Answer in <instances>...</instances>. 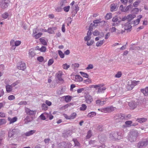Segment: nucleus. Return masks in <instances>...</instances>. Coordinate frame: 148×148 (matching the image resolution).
I'll list each match as a JSON object with an SVG mask.
<instances>
[{
  "instance_id": "obj_1",
  "label": "nucleus",
  "mask_w": 148,
  "mask_h": 148,
  "mask_svg": "<svg viewBox=\"0 0 148 148\" xmlns=\"http://www.w3.org/2000/svg\"><path fill=\"white\" fill-rule=\"evenodd\" d=\"M139 133L138 132L135 130H132L131 131L128 135V140L131 143L135 142L136 138L138 136Z\"/></svg>"
},
{
  "instance_id": "obj_2",
  "label": "nucleus",
  "mask_w": 148,
  "mask_h": 148,
  "mask_svg": "<svg viewBox=\"0 0 148 148\" xmlns=\"http://www.w3.org/2000/svg\"><path fill=\"white\" fill-rule=\"evenodd\" d=\"M135 17V15L134 14H130L127 16V20L128 22L125 24V30H127L128 32L131 31V30L132 28V26L131 25H129L128 27H127V26L130 24V23L129 22Z\"/></svg>"
},
{
  "instance_id": "obj_3",
  "label": "nucleus",
  "mask_w": 148,
  "mask_h": 148,
  "mask_svg": "<svg viewBox=\"0 0 148 148\" xmlns=\"http://www.w3.org/2000/svg\"><path fill=\"white\" fill-rule=\"evenodd\" d=\"M148 145V138L143 139L140 140L138 143L137 147L138 148H140L145 147L147 145Z\"/></svg>"
},
{
  "instance_id": "obj_4",
  "label": "nucleus",
  "mask_w": 148,
  "mask_h": 148,
  "mask_svg": "<svg viewBox=\"0 0 148 148\" xmlns=\"http://www.w3.org/2000/svg\"><path fill=\"white\" fill-rule=\"evenodd\" d=\"M19 132V130L17 129H10L8 132V136L11 138L14 135H17Z\"/></svg>"
},
{
  "instance_id": "obj_5",
  "label": "nucleus",
  "mask_w": 148,
  "mask_h": 148,
  "mask_svg": "<svg viewBox=\"0 0 148 148\" xmlns=\"http://www.w3.org/2000/svg\"><path fill=\"white\" fill-rule=\"evenodd\" d=\"M25 112L26 114L31 116H34L36 112V110H32L29 108L25 107Z\"/></svg>"
},
{
  "instance_id": "obj_6",
  "label": "nucleus",
  "mask_w": 148,
  "mask_h": 148,
  "mask_svg": "<svg viewBox=\"0 0 148 148\" xmlns=\"http://www.w3.org/2000/svg\"><path fill=\"white\" fill-rule=\"evenodd\" d=\"M114 118L116 122H120L125 118V115L123 114H119L114 116Z\"/></svg>"
},
{
  "instance_id": "obj_7",
  "label": "nucleus",
  "mask_w": 148,
  "mask_h": 148,
  "mask_svg": "<svg viewBox=\"0 0 148 148\" xmlns=\"http://www.w3.org/2000/svg\"><path fill=\"white\" fill-rule=\"evenodd\" d=\"M9 3L8 0H1L0 1V6L2 9H5L8 7Z\"/></svg>"
},
{
  "instance_id": "obj_8",
  "label": "nucleus",
  "mask_w": 148,
  "mask_h": 148,
  "mask_svg": "<svg viewBox=\"0 0 148 148\" xmlns=\"http://www.w3.org/2000/svg\"><path fill=\"white\" fill-rule=\"evenodd\" d=\"M114 108L112 106L107 107L103 108L101 110V112L105 113L111 112L114 110Z\"/></svg>"
},
{
  "instance_id": "obj_9",
  "label": "nucleus",
  "mask_w": 148,
  "mask_h": 148,
  "mask_svg": "<svg viewBox=\"0 0 148 148\" xmlns=\"http://www.w3.org/2000/svg\"><path fill=\"white\" fill-rule=\"evenodd\" d=\"M17 68L19 70H24L26 68L25 64L23 62H20L18 64Z\"/></svg>"
},
{
  "instance_id": "obj_10",
  "label": "nucleus",
  "mask_w": 148,
  "mask_h": 148,
  "mask_svg": "<svg viewBox=\"0 0 148 148\" xmlns=\"http://www.w3.org/2000/svg\"><path fill=\"white\" fill-rule=\"evenodd\" d=\"M138 104V103L134 101H131L129 102V106L131 109L133 110L136 108Z\"/></svg>"
},
{
  "instance_id": "obj_11",
  "label": "nucleus",
  "mask_w": 148,
  "mask_h": 148,
  "mask_svg": "<svg viewBox=\"0 0 148 148\" xmlns=\"http://www.w3.org/2000/svg\"><path fill=\"white\" fill-rule=\"evenodd\" d=\"M33 119V117L30 116L29 115L27 116L24 119V123L25 124H27L31 122Z\"/></svg>"
},
{
  "instance_id": "obj_12",
  "label": "nucleus",
  "mask_w": 148,
  "mask_h": 148,
  "mask_svg": "<svg viewBox=\"0 0 148 148\" xmlns=\"http://www.w3.org/2000/svg\"><path fill=\"white\" fill-rule=\"evenodd\" d=\"M85 101L88 104L90 103L93 101L92 97L89 95H86L85 96Z\"/></svg>"
},
{
  "instance_id": "obj_13",
  "label": "nucleus",
  "mask_w": 148,
  "mask_h": 148,
  "mask_svg": "<svg viewBox=\"0 0 148 148\" xmlns=\"http://www.w3.org/2000/svg\"><path fill=\"white\" fill-rule=\"evenodd\" d=\"M61 145L64 148H70L72 146V144L70 143H66L65 142H63L61 143Z\"/></svg>"
},
{
  "instance_id": "obj_14",
  "label": "nucleus",
  "mask_w": 148,
  "mask_h": 148,
  "mask_svg": "<svg viewBox=\"0 0 148 148\" xmlns=\"http://www.w3.org/2000/svg\"><path fill=\"white\" fill-rule=\"evenodd\" d=\"M98 138L99 142L101 143L104 142L106 139V137L105 135L103 134L99 135L98 136Z\"/></svg>"
},
{
  "instance_id": "obj_15",
  "label": "nucleus",
  "mask_w": 148,
  "mask_h": 148,
  "mask_svg": "<svg viewBox=\"0 0 148 148\" xmlns=\"http://www.w3.org/2000/svg\"><path fill=\"white\" fill-rule=\"evenodd\" d=\"M116 140H120L122 138L123 136V134L122 131L116 132Z\"/></svg>"
},
{
  "instance_id": "obj_16",
  "label": "nucleus",
  "mask_w": 148,
  "mask_h": 148,
  "mask_svg": "<svg viewBox=\"0 0 148 148\" xmlns=\"http://www.w3.org/2000/svg\"><path fill=\"white\" fill-rule=\"evenodd\" d=\"M116 140H120L122 138L123 136V134L122 131L116 132Z\"/></svg>"
},
{
  "instance_id": "obj_17",
  "label": "nucleus",
  "mask_w": 148,
  "mask_h": 148,
  "mask_svg": "<svg viewBox=\"0 0 148 148\" xmlns=\"http://www.w3.org/2000/svg\"><path fill=\"white\" fill-rule=\"evenodd\" d=\"M110 138L112 140H116V132H112L109 135Z\"/></svg>"
},
{
  "instance_id": "obj_18",
  "label": "nucleus",
  "mask_w": 148,
  "mask_h": 148,
  "mask_svg": "<svg viewBox=\"0 0 148 148\" xmlns=\"http://www.w3.org/2000/svg\"><path fill=\"white\" fill-rule=\"evenodd\" d=\"M106 103V101H101L100 99L97 100L96 101V104L99 106H103Z\"/></svg>"
},
{
  "instance_id": "obj_19",
  "label": "nucleus",
  "mask_w": 148,
  "mask_h": 148,
  "mask_svg": "<svg viewBox=\"0 0 148 148\" xmlns=\"http://www.w3.org/2000/svg\"><path fill=\"white\" fill-rule=\"evenodd\" d=\"M29 58H32L34 57L36 54L34 50L33 49H30L29 51Z\"/></svg>"
},
{
  "instance_id": "obj_20",
  "label": "nucleus",
  "mask_w": 148,
  "mask_h": 148,
  "mask_svg": "<svg viewBox=\"0 0 148 148\" xmlns=\"http://www.w3.org/2000/svg\"><path fill=\"white\" fill-rule=\"evenodd\" d=\"M57 29L56 27H49L48 28L47 30L48 32L50 34H54V30Z\"/></svg>"
},
{
  "instance_id": "obj_21",
  "label": "nucleus",
  "mask_w": 148,
  "mask_h": 148,
  "mask_svg": "<svg viewBox=\"0 0 148 148\" xmlns=\"http://www.w3.org/2000/svg\"><path fill=\"white\" fill-rule=\"evenodd\" d=\"M12 87H13L11 85H7L5 86L6 90L7 92L8 93L11 92L12 90Z\"/></svg>"
},
{
  "instance_id": "obj_22",
  "label": "nucleus",
  "mask_w": 148,
  "mask_h": 148,
  "mask_svg": "<svg viewBox=\"0 0 148 148\" xmlns=\"http://www.w3.org/2000/svg\"><path fill=\"white\" fill-rule=\"evenodd\" d=\"M125 123V124L123 125L122 126L123 127L126 128L131 126V124L132 123V121H126Z\"/></svg>"
},
{
  "instance_id": "obj_23",
  "label": "nucleus",
  "mask_w": 148,
  "mask_h": 148,
  "mask_svg": "<svg viewBox=\"0 0 148 148\" xmlns=\"http://www.w3.org/2000/svg\"><path fill=\"white\" fill-rule=\"evenodd\" d=\"M8 120L10 121V124H11L14 123L17 121V118L16 117H14L12 118L8 117Z\"/></svg>"
},
{
  "instance_id": "obj_24",
  "label": "nucleus",
  "mask_w": 148,
  "mask_h": 148,
  "mask_svg": "<svg viewBox=\"0 0 148 148\" xmlns=\"http://www.w3.org/2000/svg\"><path fill=\"white\" fill-rule=\"evenodd\" d=\"M141 91L145 96L148 95V87H146L145 89H142Z\"/></svg>"
},
{
  "instance_id": "obj_25",
  "label": "nucleus",
  "mask_w": 148,
  "mask_h": 148,
  "mask_svg": "<svg viewBox=\"0 0 148 148\" xmlns=\"http://www.w3.org/2000/svg\"><path fill=\"white\" fill-rule=\"evenodd\" d=\"M74 80L75 82H81L83 80V78L79 75H76L75 77Z\"/></svg>"
},
{
  "instance_id": "obj_26",
  "label": "nucleus",
  "mask_w": 148,
  "mask_h": 148,
  "mask_svg": "<svg viewBox=\"0 0 148 148\" xmlns=\"http://www.w3.org/2000/svg\"><path fill=\"white\" fill-rule=\"evenodd\" d=\"M112 21L114 23H117V24L120 23L121 21L119 20L117 16H115L114 17H113Z\"/></svg>"
},
{
  "instance_id": "obj_27",
  "label": "nucleus",
  "mask_w": 148,
  "mask_h": 148,
  "mask_svg": "<svg viewBox=\"0 0 148 148\" xmlns=\"http://www.w3.org/2000/svg\"><path fill=\"white\" fill-rule=\"evenodd\" d=\"M36 132L35 130H31L29 132H26L25 134L26 136H29L33 135Z\"/></svg>"
},
{
  "instance_id": "obj_28",
  "label": "nucleus",
  "mask_w": 148,
  "mask_h": 148,
  "mask_svg": "<svg viewBox=\"0 0 148 148\" xmlns=\"http://www.w3.org/2000/svg\"><path fill=\"white\" fill-rule=\"evenodd\" d=\"M56 75L58 79L60 81H64L63 79L62 78V74L61 73H59L56 74Z\"/></svg>"
},
{
  "instance_id": "obj_29",
  "label": "nucleus",
  "mask_w": 148,
  "mask_h": 148,
  "mask_svg": "<svg viewBox=\"0 0 148 148\" xmlns=\"http://www.w3.org/2000/svg\"><path fill=\"white\" fill-rule=\"evenodd\" d=\"M72 97L70 95H67L64 96V100L66 103L70 102L72 99Z\"/></svg>"
},
{
  "instance_id": "obj_30",
  "label": "nucleus",
  "mask_w": 148,
  "mask_h": 148,
  "mask_svg": "<svg viewBox=\"0 0 148 148\" xmlns=\"http://www.w3.org/2000/svg\"><path fill=\"white\" fill-rule=\"evenodd\" d=\"M71 8L73 11H74L75 10V12H76V13L79 10V8L77 4H76L74 5V6H72Z\"/></svg>"
},
{
  "instance_id": "obj_31",
  "label": "nucleus",
  "mask_w": 148,
  "mask_h": 148,
  "mask_svg": "<svg viewBox=\"0 0 148 148\" xmlns=\"http://www.w3.org/2000/svg\"><path fill=\"white\" fill-rule=\"evenodd\" d=\"M102 87H99L98 88V90L97 92V93H103L104 91L106 90V88L103 87V88H101Z\"/></svg>"
},
{
  "instance_id": "obj_32",
  "label": "nucleus",
  "mask_w": 148,
  "mask_h": 148,
  "mask_svg": "<svg viewBox=\"0 0 148 148\" xmlns=\"http://www.w3.org/2000/svg\"><path fill=\"white\" fill-rule=\"evenodd\" d=\"M116 5L114 3L112 4L110 6V10L111 12L116 11L117 10Z\"/></svg>"
},
{
  "instance_id": "obj_33",
  "label": "nucleus",
  "mask_w": 148,
  "mask_h": 148,
  "mask_svg": "<svg viewBox=\"0 0 148 148\" xmlns=\"http://www.w3.org/2000/svg\"><path fill=\"white\" fill-rule=\"evenodd\" d=\"M96 115V113L94 112H92L89 113L87 115V116L90 118H92Z\"/></svg>"
},
{
  "instance_id": "obj_34",
  "label": "nucleus",
  "mask_w": 148,
  "mask_h": 148,
  "mask_svg": "<svg viewBox=\"0 0 148 148\" xmlns=\"http://www.w3.org/2000/svg\"><path fill=\"white\" fill-rule=\"evenodd\" d=\"M147 119L146 118H141L138 119H137L136 121L140 123H142L143 122H145L147 121Z\"/></svg>"
},
{
  "instance_id": "obj_35",
  "label": "nucleus",
  "mask_w": 148,
  "mask_h": 148,
  "mask_svg": "<svg viewBox=\"0 0 148 148\" xmlns=\"http://www.w3.org/2000/svg\"><path fill=\"white\" fill-rule=\"evenodd\" d=\"M105 40H100L99 41L97 42L96 44V45L97 47H99L102 45L103 43V42H104Z\"/></svg>"
},
{
  "instance_id": "obj_36",
  "label": "nucleus",
  "mask_w": 148,
  "mask_h": 148,
  "mask_svg": "<svg viewBox=\"0 0 148 148\" xmlns=\"http://www.w3.org/2000/svg\"><path fill=\"white\" fill-rule=\"evenodd\" d=\"M96 142L95 140H91L89 142V144L90 145H94V147L98 146L97 145L95 144Z\"/></svg>"
},
{
  "instance_id": "obj_37",
  "label": "nucleus",
  "mask_w": 148,
  "mask_h": 148,
  "mask_svg": "<svg viewBox=\"0 0 148 148\" xmlns=\"http://www.w3.org/2000/svg\"><path fill=\"white\" fill-rule=\"evenodd\" d=\"M112 17V15L111 13H108L107 14L105 18L106 19L108 20L110 19Z\"/></svg>"
},
{
  "instance_id": "obj_38",
  "label": "nucleus",
  "mask_w": 148,
  "mask_h": 148,
  "mask_svg": "<svg viewBox=\"0 0 148 148\" xmlns=\"http://www.w3.org/2000/svg\"><path fill=\"white\" fill-rule=\"evenodd\" d=\"M21 43V41L20 40H16L14 42V49H15V46H19Z\"/></svg>"
},
{
  "instance_id": "obj_39",
  "label": "nucleus",
  "mask_w": 148,
  "mask_h": 148,
  "mask_svg": "<svg viewBox=\"0 0 148 148\" xmlns=\"http://www.w3.org/2000/svg\"><path fill=\"white\" fill-rule=\"evenodd\" d=\"M139 83H140V81H136L135 80H133L131 82V84L134 86L137 85Z\"/></svg>"
},
{
  "instance_id": "obj_40",
  "label": "nucleus",
  "mask_w": 148,
  "mask_h": 148,
  "mask_svg": "<svg viewBox=\"0 0 148 148\" xmlns=\"http://www.w3.org/2000/svg\"><path fill=\"white\" fill-rule=\"evenodd\" d=\"M133 0H121V2L124 4H125L127 2L131 3Z\"/></svg>"
},
{
  "instance_id": "obj_41",
  "label": "nucleus",
  "mask_w": 148,
  "mask_h": 148,
  "mask_svg": "<svg viewBox=\"0 0 148 148\" xmlns=\"http://www.w3.org/2000/svg\"><path fill=\"white\" fill-rule=\"evenodd\" d=\"M41 108L42 110H46L48 109V106L46 104L43 103L42 104Z\"/></svg>"
},
{
  "instance_id": "obj_42",
  "label": "nucleus",
  "mask_w": 148,
  "mask_h": 148,
  "mask_svg": "<svg viewBox=\"0 0 148 148\" xmlns=\"http://www.w3.org/2000/svg\"><path fill=\"white\" fill-rule=\"evenodd\" d=\"M58 53L59 56L61 58H63L64 57V54L61 50H58Z\"/></svg>"
},
{
  "instance_id": "obj_43",
  "label": "nucleus",
  "mask_w": 148,
  "mask_h": 148,
  "mask_svg": "<svg viewBox=\"0 0 148 148\" xmlns=\"http://www.w3.org/2000/svg\"><path fill=\"white\" fill-rule=\"evenodd\" d=\"M100 19H97L93 21V23L94 24H98L99 23H105V21H100Z\"/></svg>"
},
{
  "instance_id": "obj_44",
  "label": "nucleus",
  "mask_w": 148,
  "mask_h": 148,
  "mask_svg": "<svg viewBox=\"0 0 148 148\" xmlns=\"http://www.w3.org/2000/svg\"><path fill=\"white\" fill-rule=\"evenodd\" d=\"M67 3L66 0H61L60 3V5L61 6L65 5V4Z\"/></svg>"
},
{
  "instance_id": "obj_45",
  "label": "nucleus",
  "mask_w": 148,
  "mask_h": 148,
  "mask_svg": "<svg viewBox=\"0 0 148 148\" xmlns=\"http://www.w3.org/2000/svg\"><path fill=\"white\" fill-rule=\"evenodd\" d=\"M87 108L86 105L84 104H82L81 105V107L80 108V110H85Z\"/></svg>"
},
{
  "instance_id": "obj_46",
  "label": "nucleus",
  "mask_w": 148,
  "mask_h": 148,
  "mask_svg": "<svg viewBox=\"0 0 148 148\" xmlns=\"http://www.w3.org/2000/svg\"><path fill=\"white\" fill-rule=\"evenodd\" d=\"M92 135L91 131L90 130L88 131L87 132V135L86 136V137L87 139L89 138Z\"/></svg>"
},
{
  "instance_id": "obj_47",
  "label": "nucleus",
  "mask_w": 148,
  "mask_h": 148,
  "mask_svg": "<svg viewBox=\"0 0 148 148\" xmlns=\"http://www.w3.org/2000/svg\"><path fill=\"white\" fill-rule=\"evenodd\" d=\"M9 14L7 12H5L2 15V17L4 19H6L8 18Z\"/></svg>"
},
{
  "instance_id": "obj_48",
  "label": "nucleus",
  "mask_w": 148,
  "mask_h": 148,
  "mask_svg": "<svg viewBox=\"0 0 148 148\" xmlns=\"http://www.w3.org/2000/svg\"><path fill=\"white\" fill-rule=\"evenodd\" d=\"M77 114L73 112L71 114L70 116V119H75L76 116Z\"/></svg>"
},
{
  "instance_id": "obj_49",
  "label": "nucleus",
  "mask_w": 148,
  "mask_h": 148,
  "mask_svg": "<svg viewBox=\"0 0 148 148\" xmlns=\"http://www.w3.org/2000/svg\"><path fill=\"white\" fill-rule=\"evenodd\" d=\"M80 73L83 77L86 78H88V75L87 73H85L83 72H80Z\"/></svg>"
},
{
  "instance_id": "obj_50",
  "label": "nucleus",
  "mask_w": 148,
  "mask_h": 148,
  "mask_svg": "<svg viewBox=\"0 0 148 148\" xmlns=\"http://www.w3.org/2000/svg\"><path fill=\"white\" fill-rule=\"evenodd\" d=\"M73 142H74L75 144V146H79L80 145V144L77 141V139H73Z\"/></svg>"
},
{
  "instance_id": "obj_51",
  "label": "nucleus",
  "mask_w": 148,
  "mask_h": 148,
  "mask_svg": "<svg viewBox=\"0 0 148 148\" xmlns=\"http://www.w3.org/2000/svg\"><path fill=\"white\" fill-rule=\"evenodd\" d=\"M70 8V6H67L64 7L63 9L64 11L66 12H68L69 11Z\"/></svg>"
},
{
  "instance_id": "obj_52",
  "label": "nucleus",
  "mask_w": 148,
  "mask_h": 148,
  "mask_svg": "<svg viewBox=\"0 0 148 148\" xmlns=\"http://www.w3.org/2000/svg\"><path fill=\"white\" fill-rule=\"evenodd\" d=\"M70 66V65H68L67 64H64L62 65V67L63 69L65 70H67L69 68Z\"/></svg>"
},
{
  "instance_id": "obj_53",
  "label": "nucleus",
  "mask_w": 148,
  "mask_h": 148,
  "mask_svg": "<svg viewBox=\"0 0 148 148\" xmlns=\"http://www.w3.org/2000/svg\"><path fill=\"white\" fill-rule=\"evenodd\" d=\"M134 87V86H133L131 83V84L130 85V84H128L127 86V88L128 90H132L133 89V88Z\"/></svg>"
},
{
  "instance_id": "obj_54",
  "label": "nucleus",
  "mask_w": 148,
  "mask_h": 148,
  "mask_svg": "<svg viewBox=\"0 0 148 148\" xmlns=\"http://www.w3.org/2000/svg\"><path fill=\"white\" fill-rule=\"evenodd\" d=\"M54 60L53 59H51L49 60L48 61V65L50 66L53 63Z\"/></svg>"
},
{
  "instance_id": "obj_55",
  "label": "nucleus",
  "mask_w": 148,
  "mask_h": 148,
  "mask_svg": "<svg viewBox=\"0 0 148 148\" xmlns=\"http://www.w3.org/2000/svg\"><path fill=\"white\" fill-rule=\"evenodd\" d=\"M15 99V96L13 95H10L8 96V99L9 100H12Z\"/></svg>"
},
{
  "instance_id": "obj_56",
  "label": "nucleus",
  "mask_w": 148,
  "mask_h": 148,
  "mask_svg": "<svg viewBox=\"0 0 148 148\" xmlns=\"http://www.w3.org/2000/svg\"><path fill=\"white\" fill-rule=\"evenodd\" d=\"M42 35V33L40 32L36 34L34 36L35 37L36 39H38Z\"/></svg>"
},
{
  "instance_id": "obj_57",
  "label": "nucleus",
  "mask_w": 148,
  "mask_h": 148,
  "mask_svg": "<svg viewBox=\"0 0 148 148\" xmlns=\"http://www.w3.org/2000/svg\"><path fill=\"white\" fill-rule=\"evenodd\" d=\"M122 75V73L121 72H118L115 75V77L117 78L120 77Z\"/></svg>"
},
{
  "instance_id": "obj_58",
  "label": "nucleus",
  "mask_w": 148,
  "mask_h": 148,
  "mask_svg": "<svg viewBox=\"0 0 148 148\" xmlns=\"http://www.w3.org/2000/svg\"><path fill=\"white\" fill-rule=\"evenodd\" d=\"M40 40L43 45H47V43L44 39L40 38Z\"/></svg>"
},
{
  "instance_id": "obj_59",
  "label": "nucleus",
  "mask_w": 148,
  "mask_h": 148,
  "mask_svg": "<svg viewBox=\"0 0 148 148\" xmlns=\"http://www.w3.org/2000/svg\"><path fill=\"white\" fill-rule=\"evenodd\" d=\"M46 50V48L44 46H42L40 49V51L41 52H45Z\"/></svg>"
},
{
  "instance_id": "obj_60",
  "label": "nucleus",
  "mask_w": 148,
  "mask_h": 148,
  "mask_svg": "<svg viewBox=\"0 0 148 148\" xmlns=\"http://www.w3.org/2000/svg\"><path fill=\"white\" fill-rule=\"evenodd\" d=\"M140 21V18H137L133 21V23L135 25H137L139 24Z\"/></svg>"
},
{
  "instance_id": "obj_61",
  "label": "nucleus",
  "mask_w": 148,
  "mask_h": 148,
  "mask_svg": "<svg viewBox=\"0 0 148 148\" xmlns=\"http://www.w3.org/2000/svg\"><path fill=\"white\" fill-rule=\"evenodd\" d=\"M19 82L20 80H17L16 82L13 83L11 85H12V86L13 87L17 85L19 83Z\"/></svg>"
},
{
  "instance_id": "obj_62",
  "label": "nucleus",
  "mask_w": 148,
  "mask_h": 148,
  "mask_svg": "<svg viewBox=\"0 0 148 148\" xmlns=\"http://www.w3.org/2000/svg\"><path fill=\"white\" fill-rule=\"evenodd\" d=\"M62 6H60L57 7L56 8H55L56 11L57 12H60L63 9L62 8Z\"/></svg>"
},
{
  "instance_id": "obj_63",
  "label": "nucleus",
  "mask_w": 148,
  "mask_h": 148,
  "mask_svg": "<svg viewBox=\"0 0 148 148\" xmlns=\"http://www.w3.org/2000/svg\"><path fill=\"white\" fill-rule=\"evenodd\" d=\"M133 7V6L132 5H130L127 7L125 9V12L129 10L130 9H131Z\"/></svg>"
},
{
  "instance_id": "obj_64",
  "label": "nucleus",
  "mask_w": 148,
  "mask_h": 148,
  "mask_svg": "<svg viewBox=\"0 0 148 148\" xmlns=\"http://www.w3.org/2000/svg\"><path fill=\"white\" fill-rule=\"evenodd\" d=\"M93 34L94 36H97L99 35V32L98 31L95 30L93 32Z\"/></svg>"
}]
</instances>
